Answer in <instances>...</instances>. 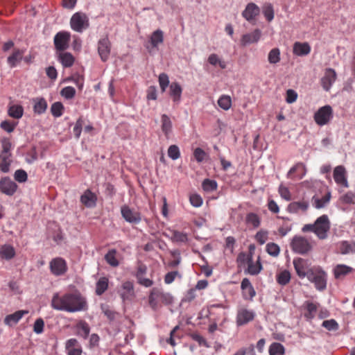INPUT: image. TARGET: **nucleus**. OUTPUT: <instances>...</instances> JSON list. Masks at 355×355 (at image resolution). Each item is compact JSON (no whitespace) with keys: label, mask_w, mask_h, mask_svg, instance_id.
Wrapping results in <instances>:
<instances>
[{"label":"nucleus","mask_w":355,"mask_h":355,"mask_svg":"<svg viewBox=\"0 0 355 355\" xmlns=\"http://www.w3.org/2000/svg\"><path fill=\"white\" fill-rule=\"evenodd\" d=\"M51 306L55 310L69 313L85 311L88 307L86 299L79 293H67L63 295L55 293L53 295Z\"/></svg>","instance_id":"obj_1"},{"label":"nucleus","mask_w":355,"mask_h":355,"mask_svg":"<svg viewBox=\"0 0 355 355\" xmlns=\"http://www.w3.org/2000/svg\"><path fill=\"white\" fill-rule=\"evenodd\" d=\"M2 150L0 153V170L3 173H8L10 171V166L12 162L11 150L12 144L9 139L3 138L1 139Z\"/></svg>","instance_id":"obj_2"},{"label":"nucleus","mask_w":355,"mask_h":355,"mask_svg":"<svg viewBox=\"0 0 355 355\" xmlns=\"http://www.w3.org/2000/svg\"><path fill=\"white\" fill-rule=\"evenodd\" d=\"M309 282L313 283L318 291H322L327 288V274L320 267L315 268V270L307 278Z\"/></svg>","instance_id":"obj_3"},{"label":"nucleus","mask_w":355,"mask_h":355,"mask_svg":"<svg viewBox=\"0 0 355 355\" xmlns=\"http://www.w3.org/2000/svg\"><path fill=\"white\" fill-rule=\"evenodd\" d=\"M314 233L320 239H325L330 229V222L327 215H322L314 223Z\"/></svg>","instance_id":"obj_4"},{"label":"nucleus","mask_w":355,"mask_h":355,"mask_svg":"<svg viewBox=\"0 0 355 355\" xmlns=\"http://www.w3.org/2000/svg\"><path fill=\"white\" fill-rule=\"evenodd\" d=\"M89 25V19L83 12H76L71 17L70 26L74 31L82 33Z\"/></svg>","instance_id":"obj_5"},{"label":"nucleus","mask_w":355,"mask_h":355,"mask_svg":"<svg viewBox=\"0 0 355 355\" xmlns=\"http://www.w3.org/2000/svg\"><path fill=\"white\" fill-rule=\"evenodd\" d=\"M292 250L297 254H305L311 250L312 246L309 241L303 236H295L291 243Z\"/></svg>","instance_id":"obj_6"},{"label":"nucleus","mask_w":355,"mask_h":355,"mask_svg":"<svg viewBox=\"0 0 355 355\" xmlns=\"http://www.w3.org/2000/svg\"><path fill=\"white\" fill-rule=\"evenodd\" d=\"M293 266L296 273L300 278L309 277V275L315 270L311 268L309 260L302 258H297L293 260Z\"/></svg>","instance_id":"obj_7"},{"label":"nucleus","mask_w":355,"mask_h":355,"mask_svg":"<svg viewBox=\"0 0 355 355\" xmlns=\"http://www.w3.org/2000/svg\"><path fill=\"white\" fill-rule=\"evenodd\" d=\"M333 118V110L330 105H324L318 109L314 114L315 123L323 126L327 124Z\"/></svg>","instance_id":"obj_8"},{"label":"nucleus","mask_w":355,"mask_h":355,"mask_svg":"<svg viewBox=\"0 0 355 355\" xmlns=\"http://www.w3.org/2000/svg\"><path fill=\"white\" fill-rule=\"evenodd\" d=\"M118 293L123 303L132 302L136 297L134 284L130 281L123 282Z\"/></svg>","instance_id":"obj_9"},{"label":"nucleus","mask_w":355,"mask_h":355,"mask_svg":"<svg viewBox=\"0 0 355 355\" xmlns=\"http://www.w3.org/2000/svg\"><path fill=\"white\" fill-rule=\"evenodd\" d=\"M70 37L71 34L67 31H60L54 36L53 42L56 52L64 51L69 48Z\"/></svg>","instance_id":"obj_10"},{"label":"nucleus","mask_w":355,"mask_h":355,"mask_svg":"<svg viewBox=\"0 0 355 355\" xmlns=\"http://www.w3.org/2000/svg\"><path fill=\"white\" fill-rule=\"evenodd\" d=\"M49 268L51 272L57 277L64 275L68 270L67 262L62 257L52 259L49 262Z\"/></svg>","instance_id":"obj_11"},{"label":"nucleus","mask_w":355,"mask_h":355,"mask_svg":"<svg viewBox=\"0 0 355 355\" xmlns=\"http://www.w3.org/2000/svg\"><path fill=\"white\" fill-rule=\"evenodd\" d=\"M121 213L124 220L130 224L137 225L141 221V213L130 208L127 205L121 207Z\"/></svg>","instance_id":"obj_12"},{"label":"nucleus","mask_w":355,"mask_h":355,"mask_svg":"<svg viewBox=\"0 0 355 355\" xmlns=\"http://www.w3.org/2000/svg\"><path fill=\"white\" fill-rule=\"evenodd\" d=\"M111 44L107 37L101 38L98 42V53L103 62H106L110 55Z\"/></svg>","instance_id":"obj_13"},{"label":"nucleus","mask_w":355,"mask_h":355,"mask_svg":"<svg viewBox=\"0 0 355 355\" xmlns=\"http://www.w3.org/2000/svg\"><path fill=\"white\" fill-rule=\"evenodd\" d=\"M17 187V184L9 177H3L0 180V191L7 196H13Z\"/></svg>","instance_id":"obj_14"},{"label":"nucleus","mask_w":355,"mask_h":355,"mask_svg":"<svg viewBox=\"0 0 355 355\" xmlns=\"http://www.w3.org/2000/svg\"><path fill=\"white\" fill-rule=\"evenodd\" d=\"M255 313L247 309H240L236 314V322L237 326L244 325L254 320Z\"/></svg>","instance_id":"obj_15"},{"label":"nucleus","mask_w":355,"mask_h":355,"mask_svg":"<svg viewBox=\"0 0 355 355\" xmlns=\"http://www.w3.org/2000/svg\"><path fill=\"white\" fill-rule=\"evenodd\" d=\"M260 14L259 7L254 3H249L242 12V17L248 21L251 22Z\"/></svg>","instance_id":"obj_16"},{"label":"nucleus","mask_w":355,"mask_h":355,"mask_svg":"<svg viewBox=\"0 0 355 355\" xmlns=\"http://www.w3.org/2000/svg\"><path fill=\"white\" fill-rule=\"evenodd\" d=\"M336 80V73L335 70L331 68H327L325 70L324 76L321 78V85L325 91L328 92L330 90Z\"/></svg>","instance_id":"obj_17"},{"label":"nucleus","mask_w":355,"mask_h":355,"mask_svg":"<svg viewBox=\"0 0 355 355\" xmlns=\"http://www.w3.org/2000/svg\"><path fill=\"white\" fill-rule=\"evenodd\" d=\"M333 176L337 184L343 185L345 188L349 187L346 169L343 166L339 165L335 167Z\"/></svg>","instance_id":"obj_18"},{"label":"nucleus","mask_w":355,"mask_h":355,"mask_svg":"<svg viewBox=\"0 0 355 355\" xmlns=\"http://www.w3.org/2000/svg\"><path fill=\"white\" fill-rule=\"evenodd\" d=\"M65 350L67 355H81L82 347L76 338H70L65 343Z\"/></svg>","instance_id":"obj_19"},{"label":"nucleus","mask_w":355,"mask_h":355,"mask_svg":"<svg viewBox=\"0 0 355 355\" xmlns=\"http://www.w3.org/2000/svg\"><path fill=\"white\" fill-rule=\"evenodd\" d=\"M57 60L61 63L64 68H69L72 67L75 62L74 56L69 52L61 51L56 52Z\"/></svg>","instance_id":"obj_20"},{"label":"nucleus","mask_w":355,"mask_h":355,"mask_svg":"<svg viewBox=\"0 0 355 355\" xmlns=\"http://www.w3.org/2000/svg\"><path fill=\"white\" fill-rule=\"evenodd\" d=\"M169 95L173 103L178 105L181 101L182 88L179 83L172 82L169 85Z\"/></svg>","instance_id":"obj_21"},{"label":"nucleus","mask_w":355,"mask_h":355,"mask_svg":"<svg viewBox=\"0 0 355 355\" xmlns=\"http://www.w3.org/2000/svg\"><path fill=\"white\" fill-rule=\"evenodd\" d=\"M97 197L90 189H87L80 196V202L88 208L94 207L96 205Z\"/></svg>","instance_id":"obj_22"},{"label":"nucleus","mask_w":355,"mask_h":355,"mask_svg":"<svg viewBox=\"0 0 355 355\" xmlns=\"http://www.w3.org/2000/svg\"><path fill=\"white\" fill-rule=\"evenodd\" d=\"M28 313V311L19 310L12 314H9L4 318L5 324L12 327L15 325L22 318V317Z\"/></svg>","instance_id":"obj_23"},{"label":"nucleus","mask_w":355,"mask_h":355,"mask_svg":"<svg viewBox=\"0 0 355 355\" xmlns=\"http://www.w3.org/2000/svg\"><path fill=\"white\" fill-rule=\"evenodd\" d=\"M24 49H15L13 52L7 58V63L11 68L15 67L23 60Z\"/></svg>","instance_id":"obj_24"},{"label":"nucleus","mask_w":355,"mask_h":355,"mask_svg":"<svg viewBox=\"0 0 355 355\" xmlns=\"http://www.w3.org/2000/svg\"><path fill=\"white\" fill-rule=\"evenodd\" d=\"M76 334L78 336L87 339L90 333V327L89 324L85 320H80L74 327Z\"/></svg>","instance_id":"obj_25"},{"label":"nucleus","mask_w":355,"mask_h":355,"mask_svg":"<svg viewBox=\"0 0 355 355\" xmlns=\"http://www.w3.org/2000/svg\"><path fill=\"white\" fill-rule=\"evenodd\" d=\"M261 35V31L255 29L253 32L243 35L241 40V44L246 46L252 43H256L260 40Z\"/></svg>","instance_id":"obj_26"},{"label":"nucleus","mask_w":355,"mask_h":355,"mask_svg":"<svg viewBox=\"0 0 355 355\" xmlns=\"http://www.w3.org/2000/svg\"><path fill=\"white\" fill-rule=\"evenodd\" d=\"M309 207L308 201L302 200L292 202L287 207V211L291 214H297L300 210L306 211Z\"/></svg>","instance_id":"obj_27"},{"label":"nucleus","mask_w":355,"mask_h":355,"mask_svg":"<svg viewBox=\"0 0 355 355\" xmlns=\"http://www.w3.org/2000/svg\"><path fill=\"white\" fill-rule=\"evenodd\" d=\"M311 52V46L307 42H297L293 45V53L297 56H304Z\"/></svg>","instance_id":"obj_28"},{"label":"nucleus","mask_w":355,"mask_h":355,"mask_svg":"<svg viewBox=\"0 0 355 355\" xmlns=\"http://www.w3.org/2000/svg\"><path fill=\"white\" fill-rule=\"evenodd\" d=\"M15 256V248L8 244L3 245L0 248V257L2 259L9 261Z\"/></svg>","instance_id":"obj_29"},{"label":"nucleus","mask_w":355,"mask_h":355,"mask_svg":"<svg viewBox=\"0 0 355 355\" xmlns=\"http://www.w3.org/2000/svg\"><path fill=\"white\" fill-rule=\"evenodd\" d=\"M306 313H304V318L306 320H311L315 317L318 311V305L312 302L306 301L304 302Z\"/></svg>","instance_id":"obj_30"},{"label":"nucleus","mask_w":355,"mask_h":355,"mask_svg":"<svg viewBox=\"0 0 355 355\" xmlns=\"http://www.w3.org/2000/svg\"><path fill=\"white\" fill-rule=\"evenodd\" d=\"M331 199V193L328 192L322 198H318L316 196H313L311 201L312 205L315 209H322L330 201Z\"/></svg>","instance_id":"obj_31"},{"label":"nucleus","mask_w":355,"mask_h":355,"mask_svg":"<svg viewBox=\"0 0 355 355\" xmlns=\"http://www.w3.org/2000/svg\"><path fill=\"white\" fill-rule=\"evenodd\" d=\"M353 270V268L345 264H338L334 268V275L336 279H340Z\"/></svg>","instance_id":"obj_32"},{"label":"nucleus","mask_w":355,"mask_h":355,"mask_svg":"<svg viewBox=\"0 0 355 355\" xmlns=\"http://www.w3.org/2000/svg\"><path fill=\"white\" fill-rule=\"evenodd\" d=\"M248 272L251 275H258L261 270H262V266L260 262V258H258L257 263H254L252 259V256L248 257Z\"/></svg>","instance_id":"obj_33"},{"label":"nucleus","mask_w":355,"mask_h":355,"mask_svg":"<svg viewBox=\"0 0 355 355\" xmlns=\"http://www.w3.org/2000/svg\"><path fill=\"white\" fill-rule=\"evenodd\" d=\"M164 42V33L160 29L155 31L150 38V42L152 48L157 49L158 45L163 43Z\"/></svg>","instance_id":"obj_34"},{"label":"nucleus","mask_w":355,"mask_h":355,"mask_svg":"<svg viewBox=\"0 0 355 355\" xmlns=\"http://www.w3.org/2000/svg\"><path fill=\"white\" fill-rule=\"evenodd\" d=\"M162 130L166 137H168L172 131V122L168 115L164 114L161 116Z\"/></svg>","instance_id":"obj_35"},{"label":"nucleus","mask_w":355,"mask_h":355,"mask_svg":"<svg viewBox=\"0 0 355 355\" xmlns=\"http://www.w3.org/2000/svg\"><path fill=\"white\" fill-rule=\"evenodd\" d=\"M338 250L340 254H347L355 252V243H350L347 241H343L338 244Z\"/></svg>","instance_id":"obj_36"},{"label":"nucleus","mask_w":355,"mask_h":355,"mask_svg":"<svg viewBox=\"0 0 355 355\" xmlns=\"http://www.w3.org/2000/svg\"><path fill=\"white\" fill-rule=\"evenodd\" d=\"M34 112L37 114H42L44 113L47 108V103L44 98H37L34 99Z\"/></svg>","instance_id":"obj_37"},{"label":"nucleus","mask_w":355,"mask_h":355,"mask_svg":"<svg viewBox=\"0 0 355 355\" xmlns=\"http://www.w3.org/2000/svg\"><path fill=\"white\" fill-rule=\"evenodd\" d=\"M8 114L13 119H21L24 114V108L20 105H12L8 107Z\"/></svg>","instance_id":"obj_38"},{"label":"nucleus","mask_w":355,"mask_h":355,"mask_svg":"<svg viewBox=\"0 0 355 355\" xmlns=\"http://www.w3.org/2000/svg\"><path fill=\"white\" fill-rule=\"evenodd\" d=\"M207 61L211 65L214 67L218 65L222 69H225L227 67L226 62L220 59L216 53L210 54L208 57Z\"/></svg>","instance_id":"obj_39"},{"label":"nucleus","mask_w":355,"mask_h":355,"mask_svg":"<svg viewBox=\"0 0 355 355\" xmlns=\"http://www.w3.org/2000/svg\"><path fill=\"white\" fill-rule=\"evenodd\" d=\"M108 288V279L103 277H101L96 284V294L101 295Z\"/></svg>","instance_id":"obj_40"},{"label":"nucleus","mask_w":355,"mask_h":355,"mask_svg":"<svg viewBox=\"0 0 355 355\" xmlns=\"http://www.w3.org/2000/svg\"><path fill=\"white\" fill-rule=\"evenodd\" d=\"M116 250L115 249L110 250L105 255V259L107 263L113 267L119 266V262L116 257Z\"/></svg>","instance_id":"obj_41"},{"label":"nucleus","mask_w":355,"mask_h":355,"mask_svg":"<svg viewBox=\"0 0 355 355\" xmlns=\"http://www.w3.org/2000/svg\"><path fill=\"white\" fill-rule=\"evenodd\" d=\"M285 353V348L283 345L279 343H273L270 345L269 354L270 355H284Z\"/></svg>","instance_id":"obj_42"},{"label":"nucleus","mask_w":355,"mask_h":355,"mask_svg":"<svg viewBox=\"0 0 355 355\" xmlns=\"http://www.w3.org/2000/svg\"><path fill=\"white\" fill-rule=\"evenodd\" d=\"M245 221L248 225L257 228L260 225L261 220L259 216L254 213H249L246 215Z\"/></svg>","instance_id":"obj_43"},{"label":"nucleus","mask_w":355,"mask_h":355,"mask_svg":"<svg viewBox=\"0 0 355 355\" xmlns=\"http://www.w3.org/2000/svg\"><path fill=\"white\" fill-rule=\"evenodd\" d=\"M218 106L224 110H228L232 106V99L231 97L228 95H222L218 100Z\"/></svg>","instance_id":"obj_44"},{"label":"nucleus","mask_w":355,"mask_h":355,"mask_svg":"<svg viewBox=\"0 0 355 355\" xmlns=\"http://www.w3.org/2000/svg\"><path fill=\"white\" fill-rule=\"evenodd\" d=\"M280 51L278 48L271 49L268 55V60L270 64H275L280 61Z\"/></svg>","instance_id":"obj_45"},{"label":"nucleus","mask_w":355,"mask_h":355,"mask_svg":"<svg viewBox=\"0 0 355 355\" xmlns=\"http://www.w3.org/2000/svg\"><path fill=\"white\" fill-rule=\"evenodd\" d=\"M263 14L268 21H271L274 19L275 12L273 6L270 3H266L263 6Z\"/></svg>","instance_id":"obj_46"},{"label":"nucleus","mask_w":355,"mask_h":355,"mask_svg":"<svg viewBox=\"0 0 355 355\" xmlns=\"http://www.w3.org/2000/svg\"><path fill=\"white\" fill-rule=\"evenodd\" d=\"M299 169L302 170V173L301 175H299V179L303 178V177L306 175V166L302 162H298L295 166H293L291 169L288 171L287 173V178H291V175L293 173H294L295 171H297Z\"/></svg>","instance_id":"obj_47"},{"label":"nucleus","mask_w":355,"mask_h":355,"mask_svg":"<svg viewBox=\"0 0 355 355\" xmlns=\"http://www.w3.org/2000/svg\"><path fill=\"white\" fill-rule=\"evenodd\" d=\"M158 81L162 92H164L166 88L170 85L168 76L165 73H160L158 77Z\"/></svg>","instance_id":"obj_48"},{"label":"nucleus","mask_w":355,"mask_h":355,"mask_svg":"<svg viewBox=\"0 0 355 355\" xmlns=\"http://www.w3.org/2000/svg\"><path fill=\"white\" fill-rule=\"evenodd\" d=\"M291 280V274L288 270L281 272L277 277V282L279 284L285 286Z\"/></svg>","instance_id":"obj_49"},{"label":"nucleus","mask_w":355,"mask_h":355,"mask_svg":"<svg viewBox=\"0 0 355 355\" xmlns=\"http://www.w3.org/2000/svg\"><path fill=\"white\" fill-rule=\"evenodd\" d=\"M64 106L60 102H55L51 107V112L53 116L60 117L62 115Z\"/></svg>","instance_id":"obj_50"},{"label":"nucleus","mask_w":355,"mask_h":355,"mask_svg":"<svg viewBox=\"0 0 355 355\" xmlns=\"http://www.w3.org/2000/svg\"><path fill=\"white\" fill-rule=\"evenodd\" d=\"M202 187L204 191L211 192L217 189V182L213 180L205 179L202 182Z\"/></svg>","instance_id":"obj_51"},{"label":"nucleus","mask_w":355,"mask_h":355,"mask_svg":"<svg viewBox=\"0 0 355 355\" xmlns=\"http://www.w3.org/2000/svg\"><path fill=\"white\" fill-rule=\"evenodd\" d=\"M266 252L272 257H277L280 252L279 245L275 243H268L266 246Z\"/></svg>","instance_id":"obj_52"},{"label":"nucleus","mask_w":355,"mask_h":355,"mask_svg":"<svg viewBox=\"0 0 355 355\" xmlns=\"http://www.w3.org/2000/svg\"><path fill=\"white\" fill-rule=\"evenodd\" d=\"M340 200L344 204H354L355 203V193L352 191L347 192L340 198Z\"/></svg>","instance_id":"obj_53"},{"label":"nucleus","mask_w":355,"mask_h":355,"mask_svg":"<svg viewBox=\"0 0 355 355\" xmlns=\"http://www.w3.org/2000/svg\"><path fill=\"white\" fill-rule=\"evenodd\" d=\"M172 239L177 243H187L188 241V236L186 233L179 231H174L173 233Z\"/></svg>","instance_id":"obj_54"},{"label":"nucleus","mask_w":355,"mask_h":355,"mask_svg":"<svg viewBox=\"0 0 355 355\" xmlns=\"http://www.w3.org/2000/svg\"><path fill=\"white\" fill-rule=\"evenodd\" d=\"M60 94L66 99H71L76 95V89L73 87L67 86L61 90Z\"/></svg>","instance_id":"obj_55"},{"label":"nucleus","mask_w":355,"mask_h":355,"mask_svg":"<svg viewBox=\"0 0 355 355\" xmlns=\"http://www.w3.org/2000/svg\"><path fill=\"white\" fill-rule=\"evenodd\" d=\"M168 156L173 160H176L180 157V149L176 145H171L168 149Z\"/></svg>","instance_id":"obj_56"},{"label":"nucleus","mask_w":355,"mask_h":355,"mask_svg":"<svg viewBox=\"0 0 355 355\" xmlns=\"http://www.w3.org/2000/svg\"><path fill=\"white\" fill-rule=\"evenodd\" d=\"M322 326L329 331H336L339 328L338 322L334 319L323 321Z\"/></svg>","instance_id":"obj_57"},{"label":"nucleus","mask_w":355,"mask_h":355,"mask_svg":"<svg viewBox=\"0 0 355 355\" xmlns=\"http://www.w3.org/2000/svg\"><path fill=\"white\" fill-rule=\"evenodd\" d=\"M83 119L82 117H79L73 128V132L76 137V138L78 139L80 138L82 130H83Z\"/></svg>","instance_id":"obj_58"},{"label":"nucleus","mask_w":355,"mask_h":355,"mask_svg":"<svg viewBox=\"0 0 355 355\" xmlns=\"http://www.w3.org/2000/svg\"><path fill=\"white\" fill-rule=\"evenodd\" d=\"M15 180L19 182H25L28 179V175L26 172L23 169H18L14 173Z\"/></svg>","instance_id":"obj_59"},{"label":"nucleus","mask_w":355,"mask_h":355,"mask_svg":"<svg viewBox=\"0 0 355 355\" xmlns=\"http://www.w3.org/2000/svg\"><path fill=\"white\" fill-rule=\"evenodd\" d=\"M278 191H279L280 196L283 199H284L287 201H290L291 200V192L286 187H284V185L281 184L279 187Z\"/></svg>","instance_id":"obj_60"},{"label":"nucleus","mask_w":355,"mask_h":355,"mask_svg":"<svg viewBox=\"0 0 355 355\" xmlns=\"http://www.w3.org/2000/svg\"><path fill=\"white\" fill-rule=\"evenodd\" d=\"M17 125V123H12L8 121H3L0 124V127L7 132L10 133L13 132Z\"/></svg>","instance_id":"obj_61"},{"label":"nucleus","mask_w":355,"mask_h":355,"mask_svg":"<svg viewBox=\"0 0 355 355\" xmlns=\"http://www.w3.org/2000/svg\"><path fill=\"white\" fill-rule=\"evenodd\" d=\"M156 293L150 291L149 296H148V303L151 309L154 311H156L158 309V300L155 296Z\"/></svg>","instance_id":"obj_62"},{"label":"nucleus","mask_w":355,"mask_h":355,"mask_svg":"<svg viewBox=\"0 0 355 355\" xmlns=\"http://www.w3.org/2000/svg\"><path fill=\"white\" fill-rule=\"evenodd\" d=\"M44 322L42 318L35 320L33 325V331L37 334H40L44 331Z\"/></svg>","instance_id":"obj_63"},{"label":"nucleus","mask_w":355,"mask_h":355,"mask_svg":"<svg viewBox=\"0 0 355 355\" xmlns=\"http://www.w3.org/2000/svg\"><path fill=\"white\" fill-rule=\"evenodd\" d=\"M190 202L192 206L199 207L202 204V199L200 195L194 193L191 194L189 198Z\"/></svg>","instance_id":"obj_64"}]
</instances>
